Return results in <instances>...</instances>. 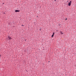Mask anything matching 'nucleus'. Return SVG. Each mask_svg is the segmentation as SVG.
I'll return each mask as SVG.
<instances>
[{
    "label": "nucleus",
    "mask_w": 76,
    "mask_h": 76,
    "mask_svg": "<svg viewBox=\"0 0 76 76\" xmlns=\"http://www.w3.org/2000/svg\"><path fill=\"white\" fill-rule=\"evenodd\" d=\"M55 1H56V0H55Z\"/></svg>",
    "instance_id": "9d476101"
},
{
    "label": "nucleus",
    "mask_w": 76,
    "mask_h": 76,
    "mask_svg": "<svg viewBox=\"0 0 76 76\" xmlns=\"http://www.w3.org/2000/svg\"><path fill=\"white\" fill-rule=\"evenodd\" d=\"M7 40H10V39H12V38L8 36L7 37Z\"/></svg>",
    "instance_id": "f257e3e1"
},
{
    "label": "nucleus",
    "mask_w": 76,
    "mask_h": 76,
    "mask_svg": "<svg viewBox=\"0 0 76 76\" xmlns=\"http://www.w3.org/2000/svg\"><path fill=\"white\" fill-rule=\"evenodd\" d=\"M49 62H50V61H49Z\"/></svg>",
    "instance_id": "ddd939ff"
},
{
    "label": "nucleus",
    "mask_w": 76,
    "mask_h": 76,
    "mask_svg": "<svg viewBox=\"0 0 76 76\" xmlns=\"http://www.w3.org/2000/svg\"><path fill=\"white\" fill-rule=\"evenodd\" d=\"M1 56V55H0V56Z\"/></svg>",
    "instance_id": "1a4fd4ad"
},
{
    "label": "nucleus",
    "mask_w": 76,
    "mask_h": 76,
    "mask_svg": "<svg viewBox=\"0 0 76 76\" xmlns=\"http://www.w3.org/2000/svg\"><path fill=\"white\" fill-rule=\"evenodd\" d=\"M61 33V34L62 35L63 34V32L62 31H61L60 32Z\"/></svg>",
    "instance_id": "39448f33"
},
{
    "label": "nucleus",
    "mask_w": 76,
    "mask_h": 76,
    "mask_svg": "<svg viewBox=\"0 0 76 76\" xmlns=\"http://www.w3.org/2000/svg\"><path fill=\"white\" fill-rule=\"evenodd\" d=\"M71 3H72V1H70V2L69 3L68 5L69 6H70L71 5Z\"/></svg>",
    "instance_id": "f03ea898"
},
{
    "label": "nucleus",
    "mask_w": 76,
    "mask_h": 76,
    "mask_svg": "<svg viewBox=\"0 0 76 76\" xmlns=\"http://www.w3.org/2000/svg\"><path fill=\"white\" fill-rule=\"evenodd\" d=\"M22 26H23V25H22Z\"/></svg>",
    "instance_id": "6e6552de"
},
{
    "label": "nucleus",
    "mask_w": 76,
    "mask_h": 76,
    "mask_svg": "<svg viewBox=\"0 0 76 76\" xmlns=\"http://www.w3.org/2000/svg\"><path fill=\"white\" fill-rule=\"evenodd\" d=\"M54 34H55V33L54 32L53 33V34L52 36V37H54Z\"/></svg>",
    "instance_id": "20e7f679"
},
{
    "label": "nucleus",
    "mask_w": 76,
    "mask_h": 76,
    "mask_svg": "<svg viewBox=\"0 0 76 76\" xmlns=\"http://www.w3.org/2000/svg\"><path fill=\"white\" fill-rule=\"evenodd\" d=\"M20 12V10H15V12Z\"/></svg>",
    "instance_id": "7ed1b4c3"
},
{
    "label": "nucleus",
    "mask_w": 76,
    "mask_h": 76,
    "mask_svg": "<svg viewBox=\"0 0 76 76\" xmlns=\"http://www.w3.org/2000/svg\"><path fill=\"white\" fill-rule=\"evenodd\" d=\"M3 4H4V3H3Z\"/></svg>",
    "instance_id": "9b49d317"
},
{
    "label": "nucleus",
    "mask_w": 76,
    "mask_h": 76,
    "mask_svg": "<svg viewBox=\"0 0 76 76\" xmlns=\"http://www.w3.org/2000/svg\"><path fill=\"white\" fill-rule=\"evenodd\" d=\"M60 25H61L60 24H58V26H60Z\"/></svg>",
    "instance_id": "423d86ee"
},
{
    "label": "nucleus",
    "mask_w": 76,
    "mask_h": 76,
    "mask_svg": "<svg viewBox=\"0 0 76 76\" xmlns=\"http://www.w3.org/2000/svg\"><path fill=\"white\" fill-rule=\"evenodd\" d=\"M67 19L66 18V19H65V20H67Z\"/></svg>",
    "instance_id": "0eeeda50"
},
{
    "label": "nucleus",
    "mask_w": 76,
    "mask_h": 76,
    "mask_svg": "<svg viewBox=\"0 0 76 76\" xmlns=\"http://www.w3.org/2000/svg\"><path fill=\"white\" fill-rule=\"evenodd\" d=\"M40 30L41 31V29H40Z\"/></svg>",
    "instance_id": "f8f14e48"
}]
</instances>
